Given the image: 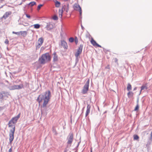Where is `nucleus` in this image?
<instances>
[{
	"label": "nucleus",
	"instance_id": "obj_6",
	"mask_svg": "<svg viewBox=\"0 0 152 152\" xmlns=\"http://www.w3.org/2000/svg\"><path fill=\"white\" fill-rule=\"evenodd\" d=\"M24 86L23 84L19 85H14L10 87V90H19L23 88Z\"/></svg>",
	"mask_w": 152,
	"mask_h": 152
},
{
	"label": "nucleus",
	"instance_id": "obj_28",
	"mask_svg": "<svg viewBox=\"0 0 152 152\" xmlns=\"http://www.w3.org/2000/svg\"><path fill=\"white\" fill-rule=\"evenodd\" d=\"M69 41L70 42H72L74 41V39L73 37H70L69 39Z\"/></svg>",
	"mask_w": 152,
	"mask_h": 152
},
{
	"label": "nucleus",
	"instance_id": "obj_45",
	"mask_svg": "<svg viewBox=\"0 0 152 152\" xmlns=\"http://www.w3.org/2000/svg\"><path fill=\"white\" fill-rule=\"evenodd\" d=\"M20 80H18V81L20 82Z\"/></svg>",
	"mask_w": 152,
	"mask_h": 152
},
{
	"label": "nucleus",
	"instance_id": "obj_23",
	"mask_svg": "<svg viewBox=\"0 0 152 152\" xmlns=\"http://www.w3.org/2000/svg\"><path fill=\"white\" fill-rule=\"evenodd\" d=\"M137 105L136 106V107H135L134 109V110L135 111L138 110L139 109V104H138V101H137Z\"/></svg>",
	"mask_w": 152,
	"mask_h": 152
},
{
	"label": "nucleus",
	"instance_id": "obj_16",
	"mask_svg": "<svg viewBox=\"0 0 152 152\" xmlns=\"http://www.w3.org/2000/svg\"><path fill=\"white\" fill-rule=\"evenodd\" d=\"M61 45L64 48H66V46H67V43L66 42L64 41H61Z\"/></svg>",
	"mask_w": 152,
	"mask_h": 152
},
{
	"label": "nucleus",
	"instance_id": "obj_15",
	"mask_svg": "<svg viewBox=\"0 0 152 152\" xmlns=\"http://www.w3.org/2000/svg\"><path fill=\"white\" fill-rule=\"evenodd\" d=\"M53 1L55 2V5L56 7H60L61 3L57 1L56 0H53Z\"/></svg>",
	"mask_w": 152,
	"mask_h": 152
},
{
	"label": "nucleus",
	"instance_id": "obj_44",
	"mask_svg": "<svg viewBox=\"0 0 152 152\" xmlns=\"http://www.w3.org/2000/svg\"><path fill=\"white\" fill-rule=\"evenodd\" d=\"M116 62H117V61L118 60L117 59H116Z\"/></svg>",
	"mask_w": 152,
	"mask_h": 152
},
{
	"label": "nucleus",
	"instance_id": "obj_7",
	"mask_svg": "<svg viewBox=\"0 0 152 152\" xmlns=\"http://www.w3.org/2000/svg\"><path fill=\"white\" fill-rule=\"evenodd\" d=\"M67 144L71 146L73 140V134L72 133H70L67 137Z\"/></svg>",
	"mask_w": 152,
	"mask_h": 152
},
{
	"label": "nucleus",
	"instance_id": "obj_36",
	"mask_svg": "<svg viewBox=\"0 0 152 152\" xmlns=\"http://www.w3.org/2000/svg\"><path fill=\"white\" fill-rule=\"evenodd\" d=\"M105 68L106 69H110V65H108Z\"/></svg>",
	"mask_w": 152,
	"mask_h": 152
},
{
	"label": "nucleus",
	"instance_id": "obj_11",
	"mask_svg": "<svg viewBox=\"0 0 152 152\" xmlns=\"http://www.w3.org/2000/svg\"><path fill=\"white\" fill-rule=\"evenodd\" d=\"M44 42V39L42 37L39 38L38 40V45L37 47L39 48L42 45Z\"/></svg>",
	"mask_w": 152,
	"mask_h": 152
},
{
	"label": "nucleus",
	"instance_id": "obj_24",
	"mask_svg": "<svg viewBox=\"0 0 152 152\" xmlns=\"http://www.w3.org/2000/svg\"><path fill=\"white\" fill-rule=\"evenodd\" d=\"M134 140H137L139 139V137L138 135L135 134L133 136Z\"/></svg>",
	"mask_w": 152,
	"mask_h": 152
},
{
	"label": "nucleus",
	"instance_id": "obj_25",
	"mask_svg": "<svg viewBox=\"0 0 152 152\" xmlns=\"http://www.w3.org/2000/svg\"><path fill=\"white\" fill-rule=\"evenodd\" d=\"M3 94H5V92H3L2 93H0V100H2L3 99L4 96L3 95Z\"/></svg>",
	"mask_w": 152,
	"mask_h": 152
},
{
	"label": "nucleus",
	"instance_id": "obj_8",
	"mask_svg": "<svg viewBox=\"0 0 152 152\" xmlns=\"http://www.w3.org/2000/svg\"><path fill=\"white\" fill-rule=\"evenodd\" d=\"M73 8L75 10L78 11L80 16L81 15L82 13L81 9L78 3L75 4L73 6Z\"/></svg>",
	"mask_w": 152,
	"mask_h": 152
},
{
	"label": "nucleus",
	"instance_id": "obj_4",
	"mask_svg": "<svg viewBox=\"0 0 152 152\" xmlns=\"http://www.w3.org/2000/svg\"><path fill=\"white\" fill-rule=\"evenodd\" d=\"M15 130V128L14 129H12L10 130L9 133V141L10 144H11L12 141L14 139V133Z\"/></svg>",
	"mask_w": 152,
	"mask_h": 152
},
{
	"label": "nucleus",
	"instance_id": "obj_1",
	"mask_svg": "<svg viewBox=\"0 0 152 152\" xmlns=\"http://www.w3.org/2000/svg\"><path fill=\"white\" fill-rule=\"evenodd\" d=\"M51 96L50 91L49 90L46 91L44 95H40L37 99V101L39 105L42 103V107H46L50 101Z\"/></svg>",
	"mask_w": 152,
	"mask_h": 152
},
{
	"label": "nucleus",
	"instance_id": "obj_38",
	"mask_svg": "<svg viewBox=\"0 0 152 152\" xmlns=\"http://www.w3.org/2000/svg\"><path fill=\"white\" fill-rule=\"evenodd\" d=\"M17 32H14V31H13L12 32V33L13 34H17Z\"/></svg>",
	"mask_w": 152,
	"mask_h": 152
},
{
	"label": "nucleus",
	"instance_id": "obj_13",
	"mask_svg": "<svg viewBox=\"0 0 152 152\" xmlns=\"http://www.w3.org/2000/svg\"><path fill=\"white\" fill-rule=\"evenodd\" d=\"M91 108V106L89 105L88 104L87 107V110L86 113L85 115L86 117L90 113Z\"/></svg>",
	"mask_w": 152,
	"mask_h": 152
},
{
	"label": "nucleus",
	"instance_id": "obj_27",
	"mask_svg": "<svg viewBox=\"0 0 152 152\" xmlns=\"http://www.w3.org/2000/svg\"><path fill=\"white\" fill-rule=\"evenodd\" d=\"M36 3L35 1H32L29 4V5H30L31 6H33L34 5L36 4Z\"/></svg>",
	"mask_w": 152,
	"mask_h": 152
},
{
	"label": "nucleus",
	"instance_id": "obj_33",
	"mask_svg": "<svg viewBox=\"0 0 152 152\" xmlns=\"http://www.w3.org/2000/svg\"><path fill=\"white\" fill-rule=\"evenodd\" d=\"M75 43L77 44L78 42V39L77 37H76L75 39Z\"/></svg>",
	"mask_w": 152,
	"mask_h": 152
},
{
	"label": "nucleus",
	"instance_id": "obj_14",
	"mask_svg": "<svg viewBox=\"0 0 152 152\" xmlns=\"http://www.w3.org/2000/svg\"><path fill=\"white\" fill-rule=\"evenodd\" d=\"M11 13L12 12H7L3 15V16L2 17V18H4V19H6L11 14Z\"/></svg>",
	"mask_w": 152,
	"mask_h": 152
},
{
	"label": "nucleus",
	"instance_id": "obj_2",
	"mask_svg": "<svg viewBox=\"0 0 152 152\" xmlns=\"http://www.w3.org/2000/svg\"><path fill=\"white\" fill-rule=\"evenodd\" d=\"M50 60V56L48 53H46L42 55L41 57L39 58V61L41 64H44Z\"/></svg>",
	"mask_w": 152,
	"mask_h": 152
},
{
	"label": "nucleus",
	"instance_id": "obj_26",
	"mask_svg": "<svg viewBox=\"0 0 152 152\" xmlns=\"http://www.w3.org/2000/svg\"><path fill=\"white\" fill-rule=\"evenodd\" d=\"M57 56L56 55V53H54L53 57V60L54 61H57Z\"/></svg>",
	"mask_w": 152,
	"mask_h": 152
},
{
	"label": "nucleus",
	"instance_id": "obj_17",
	"mask_svg": "<svg viewBox=\"0 0 152 152\" xmlns=\"http://www.w3.org/2000/svg\"><path fill=\"white\" fill-rule=\"evenodd\" d=\"M20 35L24 37H25L27 34V32L25 31H20Z\"/></svg>",
	"mask_w": 152,
	"mask_h": 152
},
{
	"label": "nucleus",
	"instance_id": "obj_43",
	"mask_svg": "<svg viewBox=\"0 0 152 152\" xmlns=\"http://www.w3.org/2000/svg\"><path fill=\"white\" fill-rule=\"evenodd\" d=\"M136 89V88H134V90H135Z\"/></svg>",
	"mask_w": 152,
	"mask_h": 152
},
{
	"label": "nucleus",
	"instance_id": "obj_10",
	"mask_svg": "<svg viewBox=\"0 0 152 152\" xmlns=\"http://www.w3.org/2000/svg\"><path fill=\"white\" fill-rule=\"evenodd\" d=\"M90 42L91 44L94 47H99L102 48V47L101 45H99L97 44L96 41L93 38H92L90 41Z\"/></svg>",
	"mask_w": 152,
	"mask_h": 152
},
{
	"label": "nucleus",
	"instance_id": "obj_31",
	"mask_svg": "<svg viewBox=\"0 0 152 152\" xmlns=\"http://www.w3.org/2000/svg\"><path fill=\"white\" fill-rule=\"evenodd\" d=\"M4 43L6 44H8L9 43V41L7 39H5Z\"/></svg>",
	"mask_w": 152,
	"mask_h": 152
},
{
	"label": "nucleus",
	"instance_id": "obj_32",
	"mask_svg": "<svg viewBox=\"0 0 152 152\" xmlns=\"http://www.w3.org/2000/svg\"><path fill=\"white\" fill-rule=\"evenodd\" d=\"M67 8L66 9V12H68V11L69 10V5L68 4L67 6Z\"/></svg>",
	"mask_w": 152,
	"mask_h": 152
},
{
	"label": "nucleus",
	"instance_id": "obj_3",
	"mask_svg": "<svg viewBox=\"0 0 152 152\" xmlns=\"http://www.w3.org/2000/svg\"><path fill=\"white\" fill-rule=\"evenodd\" d=\"M20 113H19L17 116L12 118L8 124L9 127H12V129H14V128L15 130V124L17 123L18 120L20 118Z\"/></svg>",
	"mask_w": 152,
	"mask_h": 152
},
{
	"label": "nucleus",
	"instance_id": "obj_41",
	"mask_svg": "<svg viewBox=\"0 0 152 152\" xmlns=\"http://www.w3.org/2000/svg\"><path fill=\"white\" fill-rule=\"evenodd\" d=\"M91 152H92V148H91Z\"/></svg>",
	"mask_w": 152,
	"mask_h": 152
},
{
	"label": "nucleus",
	"instance_id": "obj_20",
	"mask_svg": "<svg viewBox=\"0 0 152 152\" xmlns=\"http://www.w3.org/2000/svg\"><path fill=\"white\" fill-rule=\"evenodd\" d=\"M34 28L36 29L39 28L40 27V26L39 24H36L33 25Z\"/></svg>",
	"mask_w": 152,
	"mask_h": 152
},
{
	"label": "nucleus",
	"instance_id": "obj_21",
	"mask_svg": "<svg viewBox=\"0 0 152 152\" xmlns=\"http://www.w3.org/2000/svg\"><path fill=\"white\" fill-rule=\"evenodd\" d=\"M127 95L129 98L132 97L133 95V93L132 92L129 91L127 93Z\"/></svg>",
	"mask_w": 152,
	"mask_h": 152
},
{
	"label": "nucleus",
	"instance_id": "obj_29",
	"mask_svg": "<svg viewBox=\"0 0 152 152\" xmlns=\"http://www.w3.org/2000/svg\"><path fill=\"white\" fill-rule=\"evenodd\" d=\"M54 20H57L58 19V17L56 15L54 16L52 18Z\"/></svg>",
	"mask_w": 152,
	"mask_h": 152
},
{
	"label": "nucleus",
	"instance_id": "obj_34",
	"mask_svg": "<svg viewBox=\"0 0 152 152\" xmlns=\"http://www.w3.org/2000/svg\"><path fill=\"white\" fill-rule=\"evenodd\" d=\"M26 17L28 18H30L31 17H30V16L28 15V14H26Z\"/></svg>",
	"mask_w": 152,
	"mask_h": 152
},
{
	"label": "nucleus",
	"instance_id": "obj_18",
	"mask_svg": "<svg viewBox=\"0 0 152 152\" xmlns=\"http://www.w3.org/2000/svg\"><path fill=\"white\" fill-rule=\"evenodd\" d=\"M148 88V87H147V84H146L144 85H142L141 87V89L140 91V93H141V91L144 89H147Z\"/></svg>",
	"mask_w": 152,
	"mask_h": 152
},
{
	"label": "nucleus",
	"instance_id": "obj_39",
	"mask_svg": "<svg viewBox=\"0 0 152 152\" xmlns=\"http://www.w3.org/2000/svg\"><path fill=\"white\" fill-rule=\"evenodd\" d=\"M151 139L152 140V132H151Z\"/></svg>",
	"mask_w": 152,
	"mask_h": 152
},
{
	"label": "nucleus",
	"instance_id": "obj_22",
	"mask_svg": "<svg viewBox=\"0 0 152 152\" xmlns=\"http://www.w3.org/2000/svg\"><path fill=\"white\" fill-rule=\"evenodd\" d=\"M127 89L128 91H129L132 89V86L130 83L128 84Z\"/></svg>",
	"mask_w": 152,
	"mask_h": 152
},
{
	"label": "nucleus",
	"instance_id": "obj_30",
	"mask_svg": "<svg viewBox=\"0 0 152 152\" xmlns=\"http://www.w3.org/2000/svg\"><path fill=\"white\" fill-rule=\"evenodd\" d=\"M43 6V5L42 4H39V5H38V7H37V10H40V8H41V7H42Z\"/></svg>",
	"mask_w": 152,
	"mask_h": 152
},
{
	"label": "nucleus",
	"instance_id": "obj_35",
	"mask_svg": "<svg viewBox=\"0 0 152 152\" xmlns=\"http://www.w3.org/2000/svg\"><path fill=\"white\" fill-rule=\"evenodd\" d=\"M8 152H13L12 148H11L8 151Z\"/></svg>",
	"mask_w": 152,
	"mask_h": 152
},
{
	"label": "nucleus",
	"instance_id": "obj_9",
	"mask_svg": "<svg viewBox=\"0 0 152 152\" xmlns=\"http://www.w3.org/2000/svg\"><path fill=\"white\" fill-rule=\"evenodd\" d=\"M83 48V45H80L78 48L77 49L76 52L75 54V56L76 58H77L78 56L81 53Z\"/></svg>",
	"mask_w": 152,
	"mask_h": 152
},
{
	"label": "nucleus",
	"instance_id": "obj_19",
	"mask_svg": "<svg viewBox=\"0 0 152 152\" xmlns=\"http://www.w3.org/2000/svg\"><path fill=\"white\" fill-rule=\"evenodd\" d=\"M63 12V10H59L58 12L59 17L60 18H62V14Z\"/></svg>",
	"mask_w": 152,
	"mask_h": 152
},
{
	"label": "nucleus",
	"instance_id": "obj_5",
	"mask_svg": "<svg viewBox=\"0 0 152 152\" xmlns=\"http://www.w3.org/2000/svg\"><path fill=\"white\" fill-rule=\"evenodd\" d=\"M89 81L90 80L88 79L83 87L82 90V93L83 94H85L86 93L88 90Z\"/></svg>",
	"mask_w": 152,
	"mask_h": 152
},
{
	"label": "nucleus",
	"instance_id": "obj_40",
	"mask_svg": "<svg viewBox=\"0 0 152 152\" xmlns=\"http://www.w3.org/2000/svg\"><path fill=\"white\" fill-rule=\"evenodd\" d=\"M52 129H53V131L54 130L55 131H56V129H54V127H53Z\"/></svg>",
	"mask_w": 152,
	"mask_h": 152
},
{
	"label": "nucleus",
	"instance_id": "obj_12",
	"mask_svg": "<svg viewBox=\"0 0 152 152\" xmlns=\"http://www.w3.org/2000/svg\"><path fill=\"white\" fill-rule=\"evenodd\" d=\"M53 26L52 23H48L46 26V28L48 30H50L53 28Z\"/></svg>",
	"mask_w": 152,
	"mask_h": 152
},
{
	"label": "nucleus",
	"instance_id": "obj_42",
	"mask_svg": "<svg viewBox=\"0 0 152 152\" xmlns=\"http://www.w3.org/2000/svg\"><path fill=\"white\" fill-rule=\"evenodd\" d=\"M1 54L0 53V58H1Z\"/></svg>",
	"mask_w": 152,
	"mask_h": 152
},
{
	"label": "nucleus",
	"instance_id": "obj_37",
	"mask_svg": "<svg viewBox=\"0 0 152 152\" xmlns=\"http://www.w3.org/2000/svg\"><path fill=\"white\" fill-rule=\"evenodd\" d=\"M20 31L19 32H17L16 34L17 35H20Z\"/></svg>",
	"mask_w": 152,
	"mask_h": 152
}]
</instances>
